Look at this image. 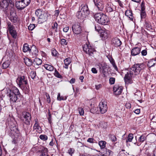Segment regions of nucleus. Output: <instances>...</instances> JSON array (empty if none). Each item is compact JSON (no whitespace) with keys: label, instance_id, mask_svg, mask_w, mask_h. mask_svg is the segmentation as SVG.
Masks as SVG:
<instances>
[{"label":"nucleus","instance_id":"4d7b16f0","mask_svg":"<svg viewBox=\"0 0 156 156\" xmlns=\"http://www.w3.org/2000/svg\"><path fill=\"white\" fill-rule=\"evenodd\" d=\"M145 26L147 28H151V26L150 24L147 22H146L145 24Z\"/></svg>","mask_w":156,"mask_h":156},{"label":"nucleus","instance_id":"bb28decb","mask_svg":"<svg viewBox=\"0 0 156 156\" xmlns=\"http://www.w3.org/2000/svg\"><path fill=\"white\" fill-rule=\"evenodd\" d=\"M99 66L100 71H101L102 73H104L105 72V70L107 68L105 64H100Z\"/></svg>","mask_w":156,"mask_h":156},{"label":"nucleus","instance_id":"473e14b6","mask_svg":"<svg viewBox=\"0 0 156 156\" xmlns=\"http://www.w3.org/2000/svg\"><path fill=\"white\" fill-rule=\"evenodd\" d=\"M10 19L12 22L14 23H16L18 21V19L16 14H15L14 15H11Z\"/></svg>","mask_w":156,"mask_h":156},{"label":"nucleus","instance_id":"de8ad7c7","mask_svg":"<svg viewBox=\"0 0 156 156\" xmlns=\"http://www.w3.org/2000/svg\"><path fill=\"white\" fill-rule=\"evenodd\" d=\"M60 43L63 46L66 45L67 44V42L66 40L64 39H62L61 40Z\"/></svg>","mask_w":156,"mask_h":156},{"label":"nucleus","instance_id":"3c124183","mask_svg":"<svg viewBox=\"0 0 156 156\" xmlns=\"http://www.w3.org/2000/svg\"><path fill=\"white\" fill-rule=\"evenodd\" d=\"M35 27V25L34 24H30L28 27V29L29 30H33Z\"/></svg>","mask_w":156,"mask_h":156},{"label":"nucleus","instance_id":"052dcab7","mask_svg":"<svg viewBox=\"0 0 156 156\" xmlns=\"http://www.w3.org/2000/svg\"><path fill=\"white\" fill-rule=\"evenodd\" d=\"M94 139L93 138H90L88 139L87 140V142L91 143H94Z\"/></svg>","mask_w":156,"mask_h":156},{"label":"nucleus","instance_id":"8fccbe9b","mask_svg":"<svg viewBox=\"0 0 156 156\" xmlns=\"http://www.w3.org/2000/svg\"><path fill=\"white\" fill-rule=\"evenodd\" d=\"M115 81V79L114 78H110L109 80V83L111 84H113L114 83Z\"/></svg>","mask_w":156,"mask_h":156},{"label":"nucleus","instance_id":"09e8293b","mask_svg":"<svg viewBox=\"0 0 156 156\" xmlns=\"http://www.w3.org/2000/svg\"><path fill=\"white\" fill-rule=\"evenodd\" d=\"M146 139V137L144 135H142L139 138V140L141 142H143Z\"/></svg>","mask_w":156,"mask_h":156},{"label":"nucleus","instance_id":"aec40b11","mask_svg":"<svg viewBox=\"0 0 156 156\" xmlns=\"http://www.w3.org/2000/svg\"><path fill=\"white\" fill-rule=\"evenodd\" d=\"M80 10L85 12L86 14L88 15L89 13V11L88 10V6L85 5H81Z\"/></svg>","mask_w":156,"mask_h":156},{"label":"nucleus","instance_id":"603ef678","mask_svg":"<svg viewBox=\"0 0 156 156\" xmlns=\"http://www.w3.org/2000/svg\"><path fill=\"white\" fill-rule=\"evenodd\" d=\"M57 52L56 50L54 49H52L51 50V53L52 55L56 56L57 54Z\"/></svg>","mask_w":156,"mask_h":156},{"label":"nucleus","instance_id":"774afa93","mask_svg":"<svg viewBox=\"0 0 156 156\" xmlns=\"http://www.w3.org/2000/svg\"><path fill=\"white\" fill-rule=\"evenodd\" d=\"M134 112L137 114H139L140 113V110L139 109H137L134 111Z\"/></svg>","mask_w":156,"mask_h":156},{"label":"nucleus","instance_id":"72a5a7b5","mask_svg":"<svg viewBox=\"0 0 156 156\" xmlns=\"http://www.w3.org/2000/svg\"><path fill=\"white\" fill-rule=\"evenodd\" d=\"M67 98L66 96H60V94L58 93L57 97V100L60 101L61 100H65Z\"/></svg>","mask_w":156,"mask_h":156},{"label":"nucleus","instance_id":"5701e85b","mask_svg":"<svg viewBox=\"0 0 156 156\" xmlns=\"http://www.w3.org/2000/svg\"><path fill=\"white\" fill-rule=\"evenodd\" d=\"M71 60L70 58H67L64 60V64L65 66L64 68L65 69H67L68 68V66L71 63Z\"/></svg>","mask_w":156,"mask_h":156},{"label":"nucleus","instance_id":"13d9d810","mask_svg":"<svg viewBox=\"0 0 156 156\" xmlns=\"http://www.w3.org/2000/svg\"><path fill=\"white\" fill-rule=\"evenodd\" d=\"M74 150L72 148H70L68 150L69 153L71 155H72L74 153Z\"/></svg>","mask_w":156,"mask_h":156},{"label":"nucleus","instance_id":"4c0bfd02","mask_svg":"<svg viewBox=\"0 0 156 156\" xmlns=\"http://www.w3.org/2000/svg\"><path fill=\"white\" fill-rule=\"evenodd\" d=\"M113 6L111 5H108L106 8L107 12H111L113 11Z\"/></svg>","mask_w":156,"mask_h":156},{"label":"nucleus","instance_id":"ea45409f","mask_svg":"<svg viewBox=\"0 0 156 156\" xmlns=\"http://www.w3.org/2000/svg\"><path fill=\"white\" fill-rule=\"evenodd\" d=\"M30 76L32 79H34L36 76V72L34 71H31L30 73Z\"/></svg>","mask_w":156,"mask_h":156},{"label":"nucleus","instance_id":"e2e57ef3","mask_svg":"<svg viewBox=\"0 0 156 156\" xmlns=\"http://www.w3.org/2000/svg\"><path fill=\"white\" fill-rule=\"evenodd\" d=\"M125 106L126 108H130L131 107V104L129 103H127Z\"/></svg>","mask_w":156,"mask_h":156},{"label":"nucleus","instance_id":"7ed1b4c3","mask_svg":"<svg viewBox=\"0 0 156 156\" xmlns=\"http://www.w3.org/2000/svg\"><path fill=\"white\" fill-rule=\"evenodd\" d=\"M16 82L19 86L22 89H24L27 85V80L23 76H19L16 80Z\"/></svg>","mask_w":156,"mask_h":156},{"label":"nucleus","instance_id":"39448f33","mask_svg":"<svg viewBox=\"0 0 156 156\" xmlns=\"http://www.w3.org/2000/svg\"><path fill=\"white\" fill-rule=\"evenodd\" d=\"M143 69V65L142 64H137L134 65L131 69L130 71H133L135 75L139 74L141 70Z\"/></svg>","mask_w":156,"mask_h":156},{"label":"nucleus","instance_id":"bf43d9fd","mask_svg":"<svg viewBox=\"0 0 156 156\" xmlns=\"http://www.w3.org/2000/svg\"><path fill=\"white\" fill-rule=\"evenodd\" d=\"M111 139L112 141H115L116 140V138L114 135H112L111 136Z\"/></svg>","mask_w":156,"mask_h":156},{"label":"nucleus","instance_id":"a18cd8bd","mask_svg":"<svg viewBox=\"0 0 156 156\" xmlns=\"http://www.w3.org/2000/svg\"><path fill=\"white\" fill-rule=\"evenodd\" d=\"M146 13L145 10H141L140 16L141 19L144 18L146 17Z\"/></svg>","mask_w":156,"mask_h":156},{"label":"nucleus","instance_id":"680f3d73","mask_svg":"<svg viewBox=\"0 0 156 156\" xmlns=\"http://www.w3.org/2000/svg\"><path fill=\"white\" fill-rule=\"evenodd\" d=\"M91 71L94 73H97L98 72L96 69L95 68H93L91 69Z\"/></svg>","mask_w":156,"mask_h":156},{"label":"nucleus","instance_id":"338daca9","mask_svg":"<svg viewBox=\"0 0 156 156\" xmlns=\"http://www.w3.org/2000/svg\"><path fill=\"white\" fill-rule=\"evenodd\" d=\"M46 96L47 97V100H46L47 101L48 103H50V102L51 101V99H50V96H49V95H46Z\"/></svg>","mask_w":156,"mask_h":156},{"label":"nucleus","instance_id":"69168bd1","mask_svg":"<svg viewBox=\"0 0 156 156\" xmlns=\"http://www.w3.org/2000/svg\"><path fill=\"white\" fill-rule=\"evenodd\" d=\"M69 30V27H66L63 28V31L65 32H67Z\"/></svg>","mask_w":156,"mask_h":156},{"label":"nucleus","instance_id":"f704fd0d","mask_svg":"<svg viewBox=\"0 0 156 156\" xmlns=\"http://www.w3.org/2000/svg\"><path fill=\"white\" fill-rule=\"evenodd\" d=\"M10 64V62L9 60H7L4 62L2 65V67L3 69H5L8 68Z\"/></svg>","mask_w":156,"mask_h":156},{"label":"nucleus","instance_id":"20e7f679","mask_svg":"<svg viewBox=\"0 0 156 156\" xmlns=\"http://www.w3.org/2000/svg\"><path fill=\"white\" fill-rule=\"evenodd\" d=\"M83 51L87 54L92 56L93 52L95 51L94 48L89 44L86 43L83 46Z\"/></svg>","mask_w":156,"mask_h":156},{"label":"nucleus","instance_id":"c03bdc74","mask_svg":"<svg viewBox=\"0 0 156 156\" xmlns=\"http://www.w3.org/2000/svg\"><path fill=\"white\" fill-rule=\"evenodd\" d=\"M54 75L56 76L58 78H60L62 77L61 75L57 71V70L55 69V73H54Z\"/></svg>","mask_w":156,"mask_h":156},{"label":"nucleus","instance_id":"a878e982","mask_svg":"<svg viewBox=\"0 0 156 156\" xmlns=\"http://www.w3.org/2000/svg\"><path fill=\"white\" fill-rule=\"evenodd\" d=\"M42 61L40 58H35L33 62V63L34 64H36L38 66L41 65L42 63Z\"/></svg>","mask_w":156,"mask_h":156},{"label":"nucleus","instance_id":"423d86ee","mask_svg":"<svg viewBox=\"0 0 156 156\" xmlns=\"http://www.w3.org/2000/svg\"><path fill=\"white\" fill-rule=\"evenodd\" d=\"M8 28L10 34L13 38H16L17 36V33L15 27L11 24L10 22L7 23Z\"/></svg>","mask_w":156,"mask_h":156},{"label":"nucleus","instance_id":"a19ab883","mask_svg":"<svg viewBox=\"0 0 156 156\" xmlns=\"http://www.w3.org/2000/svg\"><path fill=\"white\" fill-rule=\"evenodd\" d=\"M58 24L57 23V22H55L54 23V25L52 26V28L55 30V32H58Z\"/></svg>","mask_w":156,"mask_h":156},{"label":"nucleus","instance_id":"c9c22d12","mask_svg":"<svg viewBox=\"0 0 156 156\" xmlns=\"http://www.w3.org/2000/svg\"><path fill=\"white\" fill-rule=\"evenodd\" d=\"M106 142L104 141H101L99 142V144L101 148L104 149L105 147Z\"/></svg>","mask_w":156,"mask_h":156},{"label":"nucleus","instance_id":"c85d7f7f","mask_svg":"<svg viewBox=\"0 0 156 156\" xmlns=\"http://www.w3.org/2000/svg\"><path fill=\"white\" fill-rule=\"evenodd\" d=\"M25 64L28 66H30L32 64V60L28 58H27L24 59Z\"/></svg>","mask_w":156,"mask_h":156},{"label":"nucleus","instance_id":"c756f323","mask_svg":"<svg viewBox=\"0 0 156 156\" xmlns=\"http://www.w3.org/2000/svg\"><path fill=\"white\" fill-rule=\"evenodd\" d=\"M30 49L29 47V45L25 43L23 45V52H26L28 51H30Z\"/></svg>","mask_w":156,"mask_h":156},{"label":"nucleus","instance_id":"58836bf2","mask_svg":"<svg viewBox=\"0 0 156 156\" xmlns=\"http://www.w3.org/2000/svg\"><path fill=\"white\" fill-rule=\"evenodd\" d=\"M78 110L80 115L82 116L84 115V111L83 108L81 107H79L78 108Z\"/></svg>","mask_w":156,"mask_h":156},{"label":"nucleus","instance_id":"ddd939ff","mask_svg":"<svg viewBox=\"0 0 156 156\" xmlns=\"http://www.w3.org/2000/svg\"><path fill=\"white\" fill-rule=\"evenodd\" d=\"M48 14L46 13H44L38 18V23L41 24L45 22L48 19Z\"/></svg>","mask_w":156,"mask_h":156},{"label":"nucleus","instance_id":"49530a36","mask_svg":"<svg viewBox=\"0 0 156 156\" xmlns=\"http://www.w3.org/2000/svg\"><path fill=\"white\" fill-rule=\"evenodd\" d=\"M95 29L99 33L100 32H101V30H102V29L101 28V27L98 25H95Z\"/></svg>","mask_w":156,"mask_h":156},{"label":"nucleus","instance_id":"864d4df0","mask_svg":"<svg viewBox=\"0 0 156 156\" xmlns=\"http://www.w3.org/2000/svg\"><path fill=\"white\" fill-rule=\"evenodd\" d=\"M111 63H112L113 66L114 68V69L116 71L118 70V68L115 65V62L113 61H110Z\"/></svg>","mask_w":156,"mask_h":156},{"label":"nucleus","instance_id":"6e6552de","mask_svg":"<svg viewBox=\"0 0 156 156\" xmlns=\"http://www.w3.org/2000/svg\"><path fill=\"white\" fill-rule=\"evenodd\" d=\"M93 1L98 10L103 11L105 7V4L103 0H93Z\"/></svg>","mask_w":156,"mask_h":156},{"label":"nucleus","instance_id":"5fc2aeb1","mask_svg":"<svg viewBox=\"0 0 156 156\" xmlns=\"http://www.w3.org/2000/svg\"><path fill=\"white\" fill-rule=\"evenodd\" d=\"M140 6L141 7V10H145V7L144 5V2H142Z\"/></svg>","mask_w":156,"mask_h":156},{"label":"nucleus","instance_id":"f8f14e48","mask_svg":"<svg viewBox=\"0 0 156 156\" xmlns=\"http://www.w3.org/2000/svg\"><path fill=\"white\" fill-rule=\"evenodd\" d=\"M38 51L35 45H33L30 50V53L32 58L36 57L37 55Z\"/></svg>","mask_w":156,"mask_h":156},{"label":"nucleus","instance_id":"9b49d317","mask_svg":"<svg viewBox=\"0 0 156 156\" xmlns=\"http://www.w3.org/2000/svg\"><path fill=\"white\" fill-rule=\"evenodd\" d=\"M23 116L24 119L23 121V122L27 125H30L31 120L30 114L28 112H26L23 114Z\"/></svg>","mask_w":156,"mask_h":156},{"label":"nucleus","instance_id":"79ce46f5","mask_svg":"<svg viewBox=\"0 0 156 156\" xmlns=\"http://www.w3.org/2000/svg\"><path fill=\"white\" fill-rule=\"evenodd\" d=\"M21 1L24 3L26 7L27 6L30 2V0H21Z\"/></svg>","mask_w":156,"mask_h":156},{"label":"nucleus","instance_id":"f03ea898","mask_svg":"<svg viewBox=\"0 0 156 156\" xmlns=\"http://www.w3.org/2000/svg\"><path fill=\"white\" fill-rule=\"evenodd\" d=\"M94 18L97 22L102 25H107L108 22V17L101 12L96 13Z\"/></svg>","mask_w":156,"mask_h":156},{"label":"nucleus","instance_id":"0e129e2a","mask_svg":"<svg viewBox=\"0 0 156 156\" xmlns=\"http://www.w3.org/2000/svg\"><path fill=\"white\" fill-rule=\"evenodd\" d=\"M51 115L50 114L49 112L48 114V120L49 123H51Z\"/></svg>","mask_w":156,"mask_h":156},{"label":"nucleus","instance_id":"7c9ffc66","mask_svg":"<svg viewBox=\"0 0 156 156\" xmlns=\"http://www.w3.org/2000/svg\"><path fill=\"white\" fill-rule=\"evenodd\" d=\"M44 13L42 12V9H38L36 10L35 12V14L36 16H37L38 18L40 16H41Z\"/></svg>","mask_w":156,"mask_h":156},{"label":"nucleus","instance_id":"4468645a","mask_svg":"<svg viewBox=\"0 0 156 156\" xmlns=\"http://www.w3.org/2000/svg\"><path fill=\"white\" fill-rule=\"evenodd\" d=\"M100 33V36L102 38L103 40L107 39L109 34V31L105 29H102L101 30Z\"/></svg>","mask_w":156,"mask_h":156},{"label":"nucleus","instance_id":"2eb2a0df","mask_svg":"<svg viewBox=\"0 0 156 156\" xmlns=\"http://www.w3.org/2000/svg\"><path fill=\"white\" fill-rule=\"evenodd\" d=\"M15 6L16 8L20 10H22L26 7L24 3L21 0L16 2Z\"/></svg>","mask_w":156,"mask_h":156},{"label":"nucleus","instance_id":"cd10ccee","mask_svg":"<svg viewBox=\"0 0 156 156\" xmlns=\"http://www.w3.org/2000/svg\"><path fill=\"white\" fill-rule=\"evenodd\" d=\"M34 130H36L38 133H40L41 132V128L39 124H34Z\"/></svg>","mask_w":156,"mask_h":156},{"label":"nucleus","instance_id":"4be33fe9","mask_svg":"<svg viewBox=\"0 0 156 156\" xmlns=\"http://www.w3.org/2000/svg\"><path fill=\"white\" fill-rule=\"evenodd\" d=\"M9 3L5 0H3L2 2H0V6L1 9H6L8 7Z\"/></svg>","mask_w":156,"mask_h":156},{"label":"nucleus","instance_id":"2f4dec72","mask_svg":"<svg viewBox=\"0 0 156 156\" xmlns=\"http://www.w3.org/2000/svg\"><path fill=\"white\" fill-rule=\"evenodd\" d=\"M133 138V135L130 133L129 134L128 136L127 137L126 140V142L127 143L128 142H131Z\"/></svg>","mask_w":156,"mask_h":156},{"label":"nucleus","instance_id":"1a4fd4ad","mask_svg":"<svg viewBox=\"0 0 156 156\" xmlns=\"http://www.w3.org/2000/svg\"><path fill=\"white\" fill-rule=\"evenodd\" d=\"M72 30L74 34H79L81 32L82 29L80 24L76 23L72 26Z\"/></svg>","mask_w":156,"mask_h":156},{"label":"nucleus","instance_id":"6ab92c4d","mask_svg":"<svg viewBox=\"0 0 156 156\" xmlns=\"http://www.w3.org/2000/svg\"><path fill=\"white\" fill-rule=\"evenodd\" d=\"M140 52V49L137 47L133 48L131 51V54L133 56H135L139 54Z\"/></svg>","mask_w":156,"mask_h":156},{"label":"nucleus","instance_id":"e433bc0d","mask_svg":"<svg viewBox=\"0 0 156 156\" xmlns=\"http://www.w3.org/2000/svg\"><path fill=\"white\" fill-rule=\"evenodd\" d=\"M154 65L155 63H154V60L153 59L150 60L147 63V66L149 67L154 66Z\"/></svg>","mask_w":156,"mask_h":156},{"label":"nucleus","instance_id":"a211bd4d","mask_svg":"<svg viewBox=\"0 0 156 156\" xmlns=\"http://www.w3.org/2000/svg\"><path fill=\"white\" fill-rule=\"evenodd\" d=\"M112 44L115 47H119L122 44L120 40L116 37L113 38L112 40Z\"/></svg>","mask_w":156,"mask_h":156},{"label":"nucleus","instance_id":"393cba45","mask_svg":"<svg viewBox=\"0 0 156 156\" xmlns=\"http://www.w3.org/2000/svg\"><path fill=\"white\" fill-rule=\"evenodd\" d=\"M111 152L112 151L111 150L107 149H105L103 152V154L102 155L103 156H109Z\"/></svg>","mask_w":156,"mask_h":156},{"label":"nucleus","instance_id":"9d476101","mask_svg":"<svg viewBox=\"0 0 156 156\" xmlns=\"http://www.w3.org/2000/svg\"><path fill=\"white\" fill-rule=\"evenodd\" d=\"M99 107L101 113L104 114L105 113L108 109L106 101L104 100L101 101L99 103Z\"/></svg>","mask_w":156,"mask_h":156},{"label":"nucleus","instance_id":"f3484780","mask_svg":"<svg viewBox=\"0 0 156 156\" xmlns=\"http://www.w3.org/2000/svg\"><path fill=\"white\" fill-rule=\"evenodd\" d=\"M76 15L78 19L82 20L83 19L88 16L84 12H83L82 10L81 11V10L77 12Z\"/></svg>","mask_w":156,"mask_h":156},{"label":"nucleus","instance_id":"412c9836","mask_svg":"<svg viewBox=\"0 0 156 156\" xmlns=\"http://www.w3.org/2000/svg\"><path fill=\"white\" fill-rule=\"evenodd\" d=\"M125 15L129 18L130 20L133 21V18L132 11L129 10H127L125 12Z\"/></svg>","mask_w":156,"mask_h":156},{"label":"nucleus","instance_id":"6e6d98bb","mask_svg":"<svg viewBox=\"0 0 156 156\" xmlns=\"http://www.w3.org/2000/svg\"><path fill=\"white\" fill-rule=\"evenodd\" d=\"M141 53L142 55L145 56L147 55V51L146 50H144L141 51Z\"/></svg>","mask_w":156,"mask_h":156},{"label":"nucleus","instance_id":"0eeeda50","mask_svg":"<svg viewBox=\"0 0 156 156\" xmlns=\"http://www.w3.org/2000/svg\"><path fill=\"white\" fill-rule=\"evenodd\" d=\"M134 76L133 72L130 70L125 75L124 79L125 83L129 84L132 82V79Z\"/></svg>","mask_w":156,"mask_h":156},{"label":"nucleus","instance_id":"b1692460","mask_svg":"<svg viewBox=\"0 0 156 156\" xmlns=\"http://www.w3.org/2000/svg\"><path fill=\"white\" fill-rule=\"evenodd\" d=\"M44 66L46 70L50 71H53L54 69V67L50 65L46 64H45Z\"/></svg>","mask_w":156,"mask_h":156},{"label":"nucleus","instance_id":"37998d69","mask_svg":"<svg viewBox=\"0 0 156 156\" xmlns=\"http://www.w3.org/2000/svg\"><path fill=\"white\" fill-rule=\"evenodd\" d=\"M39 138L41 139L44 141H45L48 139L47 136L44 135H40Z\"/></svg>","mask_w":156,"mask_h":156},{"label":"nucleus","instance_id":"f257e3e1","mask_svg":"<svg viewBox=\"0 0 156 156\" xmlns=\"http://www.w3.org/2000/svg\"><path fill=\"white\" fill-rule=\"evenodd\" d=\"M4 90L6 96L9 98L10 102H16L18 99L17 96L20 94L18 89L16 87H13L11 90L8 88Z\"/></svg>","mask_w":156,"mask_h":156},{"label":"nucleus","instance_id":"dca6fc26","mask_svg":"<svg viewBox=\"0 0 156 156\" xmlns=\"http://www.w3.org/2000/svg\"><path fill=\"white\" fill-rule=\"evenodd\" d=\"M113 90L114 94L116 95H118L121 94L122 88V87L116 86L113 87Z\"/></svg>","mask_w":156,"mask_h":156}]
</instances>
